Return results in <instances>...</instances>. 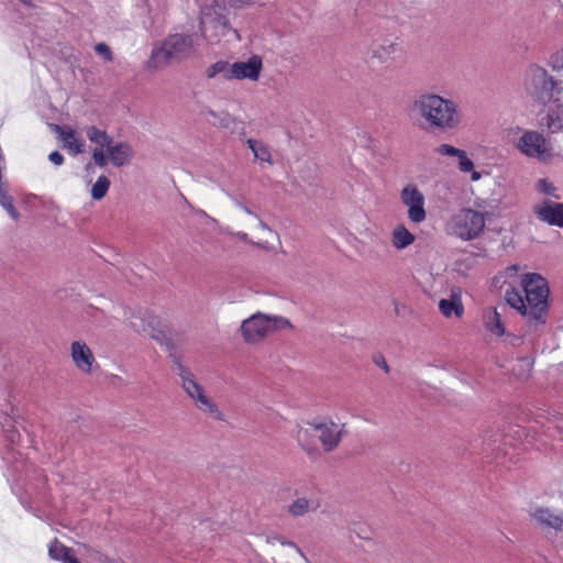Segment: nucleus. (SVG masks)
I'll use <instances>...</instances> for the list:
<instances>
[{
	"instance_id": "obj_41",
	"label": "nucleus",
	"mask_w": 563,
	"mask_h": 563,
	"mask_svg": "<svg viewBox=\"0 0 563 563\" xmlns=\"http://www.w3.org/2000/svg\"><path fill=\"white\" fill-rule=\"evenodd\" d=\"M506 338L510 339L511 342L515 341V340H519L517 336L510 335V334H508Z\"/></svg>"
},
{
	"instance_id": "obj_39",
	"label": "nucleus",
	"mask_w": 563,
	"mask_h": 563,
	"mask_svg": "<svg viewBox=\"0 0 563 563\" xmlns=\"http://www.w3.org/2000/svg\"><path fill=\"white\" fill-rule=\"evenodd\" d=\"M241 209L249 216L254 217L256 220L258 219L256 214H254L246 206H241Z\"/></svg>"
},
{
	"instance_id": "obj_24",
	"label": "nucleus",
	"mask_w": 563,
	"mask_h": 563,
	"mask_svg": "<svg viewBox=\"0 0 563 563\" xmlns=\"http://www.w3.org/2000/svg\"><path fill=\"white\" fill-rule=\"evenodd\" d=\"M415 240V235L404 224H397L390 233V243L398 251L410 246Z\"/></svg>"
},
{
	"instance_id": "obj_6",
	"label": "nucleus",
	"mask_w": 563,
	"mask_h": 563,
	"mask_svg": "<svg viewBox=\"0 0 563 563\" xmlns=\"http://www.w3.org/2000/svg\"><path fill=\"white\" fill-rule=\"evenodd\" d=\"M522 86L527 96L542 106L558 100L563 92L562 81L554 80L547 69L537 64L525 70Z\"/></svg>"
},
{
	"instance_id": "obj_5",
	"label": "nucleus",
	"mask_w": 563,
	"mask_h": 563,
	"mask_svg": "<svg viewBox=\"0 0 563 563\" xmlns=\"http://www.w3.org/2000/svg\"><path fill=\"white\" fill-rule=\"evenodd\" d=\"M199 44L197 33H174L163 42L156 44L152 51L150 65L154 68H163L173 60H184L191 56Z\"/></svg>"
},
{
	"instance_id": "obj_14",
	"label": "nucleus",
	"mask_w": 563,
	"mask_h": 563,
	"mask_svg": "<svg viewBox=\"0 0 563 563\" xmlns=\"http://www.w3.org/2000/svg\"><path fill=\"white\" fill-rule=\"evenodd\" d=\"M230 69L231 80L257 81L263 69V59L258 55H251L247 59L231 64Z\"/></svg>"
},
{
	"instance_id": "obj_40",
	"label": "nucleus",
	"mask_w": 563,
	"mask_h": 563,
	"mask_svg": "<svg viewBox=\"0 0 563 563\" xmlns=\"http://www.w3.org/2000/svg\"><path fill=\"white\" fill-rule=\"evenodd\" d=\"M236 236H238L240 240H242V241H245V242H247V241H249V236H247V234H246V233H244V232H239V233L236 234Z\"/></svg>"
},
{
	"instance_id": "obj_42",
	"label": "nucleus",
	"mask_w": 563,
	"mask_h": 563,
	"mask_svg": "<svg viewBox=\"0 0 563 563\" xmlns=\"http://www.w3.org/2000/svg\"><path fill=\"white\" fill-rule=\"evenodd\" d=\"M22 2L26 3L29 0H21Z\"/></svg>"
},
{
	"instance_id": "obj_34",
	"label": "nucleus",
	"mask_w": 563,
	"mask_h": 563,
	"mask_svg": "<svg viewBox=\"0 0 563 563\" xmlns=\"http://www.w3.org/2000/svg\"><path fill=\"white\" fill-rule=\"evenodd\" d=\"M95 51L106 62H111L113 59L112 52H111L110 47L104 43H98L95 46Z\"/></svg>"
},
{
	"instance_id": "obj_26",
	"label": "nucleus",
	"mask_w": 563,
	"mask_h": 563,
	"mask_svg": "<svg viewBox=\"0 0 563 563\" xmlns=\"http://www.w3.org/2000/svg\"><path fill=\"white\" fill-rule=\"evenodd\" d=\"M545 126L551 133L563 131V103L549 110L545 117Z\"/></svg>"
},
{
	"instance_id": "obj_28",
	"label": "nucleus",
	"mask_w": 563,
	"mask_h": 563,
	"mask_svg": "<svg viewBox=\"0 0 563 563\" xmlns=\"http://www.w3.org/2000/svg\"><path fill=\"white\" fill-rule=\"evenodd\" d=\"M230 67H231L230 63L224 62V60H219V62L212 64L211 66H209L207 68L206 74L209 78H213L217 75H221L223 77V79L231 80Z\"/></svg>"
},
{
	"instance_id": "obj_19",
	"label": "nucleus",
	"mask_w": 563,
	"mask_h": 563,
	"mask_svg": "<svg viewBox=\"0 0 563 563\" xmlns=\"http://www.w3.org/2000/svg\"><path fill=\"white\" fill-rule=\"evenodd\" d=\"M54 131L57 133L59 141L63 143V147L70 155H78L85 152V143L80 140L76 131L68 125H55Z\"/></svg>"
},
{
	"instance_id": "obj_20",
	"label": "nucleus",
	"mask_w": 563,
	"mask_h": 563,
	"mask_svg": "<svg viewBox=\"0 0 563 563\" xmlns=\"http://www.w3.org/2000/svg\"><path fill=\"white\" fill-rule=\"evenodd\" d=\"M483 324L490 335L500 338L506 335L505 322L501 313L495 307H487L483 310Z\"/></svg>"
},
{
	"instance_id": "obj_33",
	"label": "nucleus",
	"mask_w": 563,
	"mask_h": 563,
	"mask_svg": "<svg viewBox=\"0 0 563 563\" xmlns=\"http://www.w3.org/2000/svg\"><path fill=\"white\" fill-rule=\"evenodd\" d=\"M466 166L460 167L459 170L462 174H470V180L473 183H477L482 179V172L477 170L475 167V163L471 159V157L465 163Z\"/></svg>"
},
{
	"instance_id": "obj_7",
	"label": "nucleus",
	"mask_w": 563,
	"mask_h": 563,
	"mask_svg": "<svg viewBox=\"0 0 563 563\" xmlns=\"http://www.w3.org/2000/svg\"><path fill=\"white\" fill-rule=\"evenodd\" d=\"M506 139L523 156L539 162L552 158V148L545 136L536 130H525L512 126L505 131Z\"/></svg>"
},
{
	"instance_id": "obj_11",
	"label": "nucleus",
	"mask_w": 563,
	"mask_h": 563,
	"mask_svg": "<svg viewBox=\"0 0 563 563\" xmlns=\"http://www.w3.org/2000/svg\"><path fill=\"white\" fill-rule=\"evenodd\" d=\"M129 322L136 332L148 335L161 344L167 340V324L156 316L150 313L136 314L132 316Z\"/></svg>"
},
{
	"instance_id": "obj_32",
	"label": "nucleus",
	"mask_w": 563,
	"mask_h": 563,
	"mask_svg": "<svg viewBox=\"0 0 563 563\" xmlns=\"http://www.w3.org/2000/svg\"><path fill=\"white\" fill-rule=\"evenodd\" d=\"M257 225L262 232V238L257 244L264 249H269L271 240L277 239V234L261 219H257Z\"/></svg>"
},
{
	"instance_id": "obj_4",
	"label": "nucleus",
	"mask_w": 563,
	"mask_h": 563,
	"mask_svg": "<svg viewBox=\"0 0 563 563\" xmlns=\"http://www.w3.org/2000/svg\"><path fill=\"white\" fill-rule=\"evenodd\" d=\"M86 134L96 145L92 151V159L97 166L104 167L110 163L115 167H121L130 164L133 151L128 143L114 142L106 131L96 126H89Z\"/></svg>"
},
{
	"instance_id": "obj_13",
	"label": "nucleus",
	"mask_w": 563,
	"mask_h": 563,
	"mask_svg": "<svg viewBox=\"0 0 563 563\" xmlns=\"http://www.w3.org/2000/svg\"><path fill=\"white\" fill-rule=\"evenodd\" d=\"M267 544L271 548V552L274 554L273 559L275 563H300L303 560L302 553L298 547L280 536L267 538Z\"/></svg>"
},
{
	"instance_id": "obj_23",
	"label": "nucleus",
	"mask_w": 563,
	"mask_h": 563,
	"mask_svg": "<svg viewBox=\"0 0 563 563\" xmlns=\"http://www.w3.org/2000/svg\"><path fill=\"white\" fill-rule=\"evenodd\" d=\"M200 115L206 122L217 128L229 129L233 124L232 117L224 111H216L210 108H203L200 112Z\"/></svg>"
},
{
	"instance_id": "obj_35",
	"label": "nucleus",
	"mask_w": 563,
	"mask_h": 563,
	"mask_svg": "<svg viewBox=\"0 0 563 563\" xmlns=\"http://www.w3.org/2000/svg\"><path fill=\"white\" fill-rule=\"evenodd\" d=\"M48 159L55 166H60L64 163V156L59 152H57V151L52 152L48 155Z\"/></svg>"
},
{
	"instance_id": "obj_10",
	"label": "nucleus",
	"mask_w": 563,
	"mask_h": 563,
	"mask_svg": "<svg viewBox=\"0 0 563 563\" xmlns=\"http://www.w3.org/2000/svg\"><path fill=\"white\" fill-rule=\"evenodd\" d=\"M180 386L200 412L218 421L225 419L218 402L207 393L192 373L185 371L180 374Z\"/></svg>"
},
{
	"instance_id": "obj_17",
	"label": "nucleus",
	"mask_w": 563,
	"mask_h": 563,
	"mask_svg": "<svg viewBox=\"0 0 563 563\" xmlns=\"http://www.w3.org/2000/svg\"><path fill=\"white\" fill-rule=\"evenodd\" d=\"M537 218L550 225L563 228V203L545 200L533 207Z\"/></svg>"
},
{
	"instance_id": "obj_12",
	"label": "nucleus",
	"mask_w": 563,
	"mask_h": 563,
	"mask_svg": "<svg viewBox=\"0 0 563 563\" xmlns=\"http://www.w3.org/2000/svg\"><path fill=\"white\" fill-rule=\"evenodd\" d=\"M401 203L407 208L408 219L421 223L427 219L426 199L421 190L413 184H407L399 194Z\"/></svg>"
},
{
	"instance_id": "obj_29",
	"label": "nucleus",
	"mask_w": 563,
	"mask_h": 563,
	"mask_svg": "<svg viewBox=\"0 0 563 563\" xmlns=\"http://www.w3.org/2000/svg\"><path fill=\"white\" fill-rule=\"evenodd\" d=\"M0 205L7 211L11 219L18 220L19 213L13 206L12 198L8 195L2 181L0 180Z\"/></svg>"
},
{
	"instance_id": "obj_2",
	"label": "nucleus",
	"mask_w": 563,
	"mask_h": 563,
	"mask_svg": "<svg viewBox=\"0 0 563 563\" xmlns=\"http://www.w3.org/2000/svg\"><path fill=\"white\" fill-rule=\"evenodd\" d=\"M419 119L432 130L446 132L455 130L462 123L459 104L450 98L435 92H424L412 103Z\"/></svg>"
},
{
	"instance_id": "obj_37",
	"label": "nucleus",
	"mask_w": 563,
	"mask_h": 563,
	"mask_svg": "<svg viewBox=\"0 0 563 563\" xmlns=\"http://www.w3.org/2000/svg\"><path fill=\"white\" fill-rule=\"evenodd\" d=\"M521 363L525 366V371L521 373H518L519 376L527 375L532 368V360L531 358L525 357L521 360Z\"/></svg>"
},
{
	"instance_id": "obj_25",
	"label": "nucleus",
	"mask_w": 563,
	"mask_h": 563,
	"mask_svg": "<svg viewBox=\"0 0 563 563\" xmlns=\"http://www.w3.org/2000/svg\"><path fill=\"white\" fill-rule=\"evenodd\" d=\"M434 152L442 157H453L456 159L457 169L466 166L465 163L470 158L466 151L457 148L451 144L443 143L434 148Z\"/></svg>"
},
{
	"instance_id": "obj_9",
	"label": "nucleus",
	"mask_w": 563,
	"mask_h": 563,
	"mask_svg": "<svg viewBox=\"0 0 563 563\" xmlns=\"http://www.w3.org/2000/svg\"><path fill=\"white\" fill-rule=\"evenodd\" d=\"M287 329H291V323L287 318L256 312L242 321L240 333L245 343L257 344L269 334Z\"/></svg>"
},
{
	"instance_id": "obj_1",
	"label": "nucleus",
	"mask_w": 563,
	"mask_h": 563,
	"mask_svg": "<svg viewBox=\"0 0 563 563\" xmlns=\"http://www.w3.org/2000/svg\"><path fill=\"white\" fill-rule=\"evenodd\" d=\"M523 295L515 288L505 292L506 302L517 310L526 320L530 331L538 332L547 323L549 310V287L539 274L530 273L521 277Z\"/></svg>"
},
{
	"instance_id": "obj_3",
	"label": "nucleus",
	"mask_w": 563,
	"mask_h": 563,
	"mask_svg": "<svg viewBox=\"0 0 563 563\" xmlns=\"http://www.w3.org/2000/svg\"><path fill=\"white\" fill-rule=\"evenodd\" d=\"M343 426L328 418H317L298 424L295 437L299 446L309 455H316L318 438L325 452L333 451L341 442Z\"/></svg>"
},
{
	"instance_id": "obj_15",
	"label": "nucleus",
	"mask_w": 563,
	"mask_h": 563,
	"mask_svg": "<svg viewBox=\"0 0 563 563\" xmlns=\"http://www.w3.org/2000/svg\"><path fill=\"white\" fill-rule=\"evenodd\" d=\"M533 525L542 529L563 530V511L550 507H536L530 511Z\"/></svg>"
},
{
	"instance_id": "obj_38",
	"label": "nucleus",
	"mask_w": 563,
	"mask_h": 563,
	"mask_svg": "<svg viewBox=\"0 0 563 563\" xmlns=\"http://www.w3.org/2000/svg\"><path fill=\"white\" fill-rule=\"evenodd\" d=\"M376 364H377L379 367H382L386 373H388V372H389V367H388V365H387V363H386V361H385V360H383V358H382L380 361H376Z\"/></svg>"
},
{
	"instance_id": "obj_36",
	"label": "nucleus",
	"mask_w": 563,
	"mask_h": 563,
	"mask_svg": "<svg viewBox=\"0 0 563 563\" xmlns=\"http://www.w3.org/2000/svg\"><path fill=\"white\" fill-rule=\"evenodd\" d=\"M518 271H519V268H518V266H517V265H511V266H508V267L504 271L503 275H504L506 278H514V277H516V276H517Z\"/></svg>"
},
{
	"instance_id": "obj_16",
	"label": "nucleus",
	"mask_w": 563,
	"mask_h": 563,
	"mask_svg": "<svg viewBox=\"0 0 563 563\" xmlns=\"http://www.w3.org/2000/svg\"><path fill=\"white\" fill-rule=\"evenodd\" d=\"M70 357L76 368L90 374L93 371L96 358L90 347L82 341H74L70 344Z\"/></svg>"
},
{
	"instance_id": "obj_18",
	"label": "nucleus",
	"mask_w": 563,
	"mask_h": 563,
	"mask_svg": "<svg viewBox=\"0 0 563 563\" xmlns=\"http://www.w3.org/2000/svg\"><path fill=\"white\" fill-rule=\"evenodd\" d=\"M463 291L460 287H452L450 289L448 298H443L439 301V310L443 317L450 318H462L464 314V306L462 302Z\"/></svg>"
},
{
	"instance_id": "obj_31",
	"label": "nucleus",
	"mask_w": 563,
	"mask_h": 563,
	"mask_svg": "<svg viewBox=\"0 0 563 563\" xmlns=\"http://www.w3.org/2000/svg\"><path fill=\"white\" fill-rule=\"evenodd\" d=\"M536 190L547 197L560 199L556 187L547 178H541L536 183Z\"/></svg>"
},
{
	"instance_id": "obj_27",
	"label": "nucleus",
	"mask_w": 563,
	"mask_h": 563,
	"mask_svg": "<svg viewBox=\"0 0 563 563\" xmlns=\"http://www.w3.org/2000/svg\"><path fill=\"white\" fill-rule=\"evenodd\" d=\"M246 143L255 159L273 164L271 150L265 143L254 139H249Z\"/></svg>"
},
{
	"instance_id": "obj_30",
	"label": "nucleus",
	"mask_w": 563,
	"mask_h": 563,
	"mask_svg": "<svg viewBox=\"0 0 563 563\" xmlns=\"http://www.w3.org/2000/svg\"><path fill=\"white\" fill-rule=\"evenodd\" d=\"M110 180L106 176H99L91 188V198L93 200H101L108 192Z\"/></svg>"
},
{
	"instance_id": "obj_8",
	"label": "nucleus",
	"mask_w": 563,
	"mask_h": 563,
	"mask_svg": "<svg viewBox=\"0 0 563 563\" xmlns=\"http://www.w3.org/2000/svg\"><path fill=\"white\" fill-rule=\"evenodd\" d=\"M486 220V212L464 207L450 216L445 223V232L462 241H472L482 235Z\"/></svg>"
},
{
	"instance_id": "obj_21",
	"label": "nucleus",
	"mask_w": 563,
	"mask_h": 563,
	"mask_svg": "<svg viewBox=\"0 0 563 563\" xmlns=\"http://www.w3.org/2000/svg\"><path fill=\"white\" fill-rule=\"evenodd\" d=\"M401 52V47L396 42H384L372 48L369 57L378 64L393 62Z\"/></svg>"
},
{
	"instance_id": "obj_22",
	"label": "nucleus",
	"mask_w": 563,
	"mask_h": 563,
	"mask_svg": "<svg viewBox=\"0 0 563 563\" xmlns=\"http://www.w3.org/2000/svg\"><path fill=\"white\" fill-rule=\"evenodd\" d=\"M320 507V503L316 498L305 496L297 497L288 506V512L292 517H302L309 512H314Z\"/></svg>"
}]
</instances>
